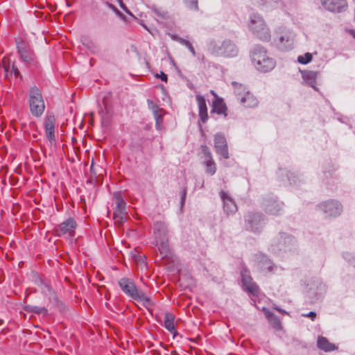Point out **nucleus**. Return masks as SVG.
Listing matches in <instances>:
<instances>
[{
    "label": "nucleus",
    "instance_id": "f257e3e1",
    "mask_svg": "<svg viewBox=\"0 0 355 355\" xmlns=\"http://www.w3.org/2000/svg\"><path fill=\"white\" fill-rule=\"evenodd\" d=\"M297 247V240L292 234L280 231L272 238L268 250L279 257L294 252Z\"/></svg>",
    "mask_w": 355,
    "mask_h": 355
},
{
    "label": "nucleus",
    "instance_id": "f03ea898",
    "mask_svg": "<svg viewBox=\"0 0 355 355\" xmlns=\"http://www.w3.org/2000/svg\"><path fill=\"white\" fill-rule=\"evenodd\" d=\"M249 56L254 67L261 73H268L276 66L275 60L269 55L266 49L261 44H254L249 50Z\"/></svg>",
    "mask_w": 355,
    "mask_h": 355
},
{
    "label": "nucleus",
    "instance_id": "7ed1b4c3",
    "mask_svg": "<svg viewBox=\"0 0 355 355\" xmlns=\"http://www.w3.org/2000/svg\"><path fill=\"white\" fill-rule=\"evenodd\" d=\"M337 167L331 163H327L322 166V173L319 178L321 186L330 191H336L341 183L340 175L336 173Z\"/></svg>",
    "mask_w": 355,
    "mask_h": 355
},
{
    "label": "nucleus",
    "instance_id": "20e7f679",
    "mask_svg": "<svg viewBox=\"0 0 355 355\" xmlns=\"http://www.w3.org/2000/svg\"><path fill=\"white\" fill-rule=\"evenodd\" d=\"M28 104L31 114L35 118H40L45 110V103L39 87L33 85L28 91Z\"/></svg>",
    "mask_w": 355,
    "mask_h": 355
},
{
    "label": "nucleus",
    "instance_id": "39448f33",
    "mask_svg": "<svg viewBox=\"0 0 355 355\" xmlns=\"http://www.w3.org/2000/svg\"><path fill=\"white\" fill-rule=\"evenodd\" d=\"M153 236L158 250L163 257L170 253L168 245V228L164 222L157 221L153 224Z\"/></svg>",
    "mask_w": 355,
    "mask_h": 355
},
{
    "label": "nucleus",
    "instance_id": "423d86ee",
    "mask_svg": "<svg viewBox=\"0 0 355 355\" xmlns=\"http://www.w3.org/2000/svg\"><path fill=\"white\" fill-rule=\"evenodd\" d=\"M315 210L320 212L325 219H334L341 216L343 205L340 200L330 198L317 204Z\"/></svg>",
    "mask_w": 355,
    "mask_h": 355
},
{
    "label": "nucleus",
    "instance_id": "0eeeda50",
    "mask_svg": "<svg viewBox=\"0 0 355 355\" xmlns=\"http://www.w3.org/2000/svg\"><path fill=\"white\" fill-rule=\"evenodd\" d=\"M259 203L262 209L269 215L280 216L284 212V203L272 193L261 196Z\"/></svg>",
    "mask_w": 355,
    "mask_h": 355
},
{
    "label": "nucleus",
    "instance_id": "6e6552de",
    "mask_svg": "<svg viewBox=\"0 0 355 355\" xmlns=\"http://www.w3.org/2000/svg\"><path fill=\"white\" fill-rule=\"evenodd\" d=\"M248 26L253 35L260 40L268 42L270 40L269 28L260 15L256 13L252 14L250 16Z\"/></svg>",
    "mask_w": 355,
    "mask_h": 355
},
{
    "label": "nucleus",
    "instance_id": "1a4fd4ad",
    "mask_svg": "<svg viewBox=\"0 0 355 355\" xmlns=\"http://www.w3.org/2000/svg\"><path fill=\"white\" fill-rule=\"evenodd\" d=\"M208 50L214 55L225 57H234L239 51L236 46L229 40L223 42L211 41L208 45Z\"/></svg>",
    "mask_w": 355,
    "mask_h": 355
},
{
    "label": "nucleus",
    "instance_id": "9d476101",
    "mask_svg": "<svg viewBox=\"0 0 355 355\" xmlns=\"http://www.w3.org/2000/svg\"><path fill=\"white\" fill-rule=\"evenodd\" d=\"M277 178L284 187H300L306 182V178L303 174L287 168H279Z\"/></svg>",
    "mask_w": 355,
    "mask_h": 355
},
{
    "label": "nucleus",
    "instance_id": "9b49d317",
    "mask_svg": "<svg viewBox=\"0 0 355 355\" xmlns=\"http://www.w3.org/2000/svg\"><path fill=\"white\" fill-rule=\"evenodd\" d=\"M250 262L265 273L274 274L277 272L278 269L277 266L266 254L261 252L253 254L250 258Z\"/></svg>",
    "mask_w": 355,
    "mask_h": 355
},
{
    "label": "nucleus",
    "instance_id": "f8f14e48",
    "mask_svg": "<svg viewBox=\"0 0 355 355\" xmlns=\"http://www.w3.org/2000/svg\"><path fill=\"white\" fill-rule=\"evenodd\" d=\"M266 223V217L261 212H249L245 218V230L255 234L262 232Z\"/></svg>",
    "mask_w": 355,
    "mask_h": 355
},
{
    "label": "nucleus",
    "instance_id": "ddd939ff",
    "mask_svg": "<svg viewBox=\"0 0 355 355\" xmlns=\"http://www.w3.org/2000/svg\"><path fill=\"white\" fill-rule=\"evenodd\" d=\"M326 291V284L320 279H315L308 284L306 296L311 302L314 303L322 298Z\"/></svg>",
    "mask_w": 355,
    "mask_h": 355
},
{
    "label": "nucleus",
    "instance_id": "4468645a",
    "mask_svg": "<svg viewBox=\"0 0 355 355\" xmlns=\"http://www.w3.org/2000/svg\"><path fill=\"white\" fill-rule=\"evenodd\" d=\"M247 270L245 269V272ZM245 293H248L251 299L252 304L255 306H258L256 304L257 302H260L261 300L265 298V295L260 289L258 284L253 281L252 278L250 275L245 274Z\"/></svg>",
    "mask_w": 355,
    "mask_h": 355
},
{
    "label": "nucleus",
    "instance_id": "2eb2a0df",
    "mask_svg": "<svg viewBox=\"0 0 355 355\" xmlns=\"http://www.w3.org/2000/svg\"><path fill=\"white\" fill-rule=\"evenodd\" d=\"M17 53L21 60L26 65L33 64L35 61V55L30 46L21 37L15 39Z\"/></svg>",
    "mask_w": 355,
    "mask_h": 355
},
{
    "label": "nucleus",
    "instance_id": "dca6fc26",
    "mask_svg": "<svg viewBox=\"0 0 355 355\" xmlns=\"http://www.w3.org/2000/svg\"><path fill=\"white\" fill-rule=\"evenodd\" d=\"M77 227L78 224L76 220L69 217L61 223L55 228V231L58 236H67L69 238H72L75 236Z\"/></svg>",
    "mask_w": 355,
    "mask_h": 355
},
{
    "label": "nucleus",
    "instance_id": "f3484780",
    "mask_svg": "<svg viewBox=\"0 0 355 355\" xmlns=\"http://www.w3.org/2000/svg\"><path fill=\"white\" fill-rule=\"evenodd\" d=\"M116 200V207L113 214V218L116 223L122 224L126 219V203L120 193L114 194Z\"/></svg>",
    "mask_w": 355,
    "mask_h": 355
},
{
    "label": "nucleus",
    "instance_id": "a211bd4d",
    "mask_svg": "<svg viewBox=\"0 0 355 355\" xmlns=\"http://www.w3.org/2000/svg\"><path fill=\"white\" fill-rule=\"evenodd\" d=\"M119 286L121 291L129 297L135 300L141 289L137 288L132 279L128 277H123L119 281Z\"/></svg>",
    "mask_w": 355,
    "mask_h": 355
},
{
    "label": "nucleus",
    "instance_id": "6ab92c4d",
    "mask_svg": "<svg viewBox=\"0 0 355 355\" xmlns=\"http://www.w3.org/2000/svg\"><path fill=\"white\" fill-rule=\"evenodd\" d=\"M214 148L216 153L220 159H227L230 157L227 142L225 137L221 133H217L214 136Z\"/></svg>",
    "mask_w": 355,
    "mask_h": 355
},
{
    "label": "nucleus",
    "instance_id": "aec40b11",
    "mask_svg": "<svg viewBox=\"0 0 355 355\" xmlns=\"http://www.w3.org/2000/svg\"><path fill=\"white\" fill-rule=\"evenodd\" d=\"M219 196L223 202L224 212L227 215H231L236 213L237 211V206L232 196L223 190H221L219 192Z\"/></svg>",
    "mask_w": 355,
    "mask_h": 355
},
{
    "label": "nucleus",
    "instance_id": "412c9836",
    "mask_svg": "<svg viewBox=\"0 0 355 355\" xmlns=\"http://www.w3.org/2000/svg\"><path fill=\"white\" fill-rule=\"evenodd\" d=\"M320 3L327 10L332 12H341L347 7L346 0H320Z\"/></svg>",
    "mask_w": 355,
    "mask_h": 355
},
{
    "label": "nucleus",
    "instance_id": "4be33fe9",
    "mask_svg": "<svg viewBox=\"0 0 355 355\" xmlns=\"http://www.w3.org/2000/svg\"><path fill=\"white\" fill-rule=\"evenodd\" d=\"M55 118L53 113H47L44 120V127L46 139L52 142L55 141Z\"/></svg>",
    "mask_w": 355,
    "mask_h": 355
},
{
    "label": "nucleus",
    "instance_id": "5701e85b",
    "mask_svg": "<svg viewBox=\"0 0 355 355\" xmlns=\"http://www.w3.org/2000/svg\"><path fill=\"white\" fill-rule=\"evenodd\" d=\"M278 49L282 51L291 50L293 45V37L291 33L284 32L275 40Z\"/></svg>",
    "mask_w": 355,
    "mask_h": 355
},
{
    "label": "nucleus",
    "instance_id": "b1692460",
    "mask_svg": "<svg viewBox=\"0 0 355 355\" xmlns=\"http://www.w3.org/2000/svg\"><path fill=\"white\" fill-rule=\"evenodd\" d=\"M301 74L303 81L306 85L312 87L315 91L319 92V88L317 87L316 82L317 78L319 75L318 71L305 70L301 71Z\"/></svg>",
    "mask_w": 355,
    "mask_h": 355
},
{
    "label": "nucleus",
    "instance_id": "393cba45",
    "mask_svg": "<svg viewBox=\"0 0 355 355\" xmlns=\"http://www.w3.org/2000/svg\"><path fill=\"white\" fill-rule=\"evenodd\" d=\"M227 107L223 99L217 96H215V98L212 103L211 112H215L219 115H223L224 117L225 118L227 115Z\"/></svg>",
    "mask_w": 355,
    "mask_h": 355
},
{
    "label": "nucleus",
    "instance_id": "a878e982",
    "mask_svg": "<svg viewBox=\"0 0 355 355\" xmlns=\"http://www.w3.org/2000/svg\"><path fill=\"white\" fill-rule=\"evenodd\" d=\"M196 98L198 106L200 119L202 123H205L208 119L205 98L201 95H196Z\"/></svg>",
    "mask_w": 355,
    "mask_h": 355
},
{
    "label": "nucleus",
    "instance_id": "bb28decb",
    "mask_svg": "<svg viewBox=\"0 0 355 355\" xmlns=\"http://www.w3.org/2000/svg\"><path fill=\"white\" fill-rule=\"evenodd\" d=\"M257 308L258 309H261V311L264 313L266 318L270 323V324L275 328V329H279L281 327V322L279 318L275 315L273 312L270 311L268 309L263 306L260 307L259 306H257Z\"/></svg>",
    "mask_w": 355,
    "mask_h": 355
},
{
    "label": "nucleus",
    "instance_id": "cd10ccee",
    "mask_svg": "<svg viewBox=\"0 0 355 355\" xmlns=\"http://www.w3.org/2000/svg\"><path fill=\"white\" fill-rule=\"evenodd\" d=\"M317 347L324 352H332L338 349L333 343H330L328 339L322 336H319L317 339Z\"/></svg>",
    "mask_w": 355,
    "mask_h": 355
},
{
    "label": "nucleus",
    "instance_id": "c85d7f7f",
    "mask_svg": "<svg viewBox=\"0 0 355 355\" xmlns=\"http://www.w3.org/2000/svg\"><path fill=\"white\" fill-rule=\"evenodd\" d=\"M135 300L141 302L143 306L145 307L149 312L151 311L150 307L155 305V302H153L151 298L148 297L142 290Z\"/></svg>",
    "mask_w": 355,
    "mask_h": 355
},
{
    "label": "nucleus",
    "instance_id": "c756f323",
    "mask_svg": "<svg viewBox=\"0 0 355 355\" xmlns=\"http://www.w3.org/2000/svg\"><path fill=\"white\" fill-rule=\"evenodd\" d=\"M24 310L28 313H33L37 315L46 316L48 314V309L44 306H38L27 304L24 306Z\"/></svg>",
    "mask_w": 355,
    "mask_h": 355
},
{
    "label": "nucleus",
    "instance_id": "7c9ffc66",
    "mask_svg": "<svg viewBox=\"0 0 355 355\" xmlns=\"http://www.w3.org/2000/svg\"><path fill=\"white\" fill-rule=\"evenodd\" d=\"M174 320H175V315L170 312H166L164 313V321L163 326L168 331H174V328H175Z\"/></svg>",
    "mask_w": 355,
    "mask_h": 355
},
{
    "label": "nucleus",
    "instance_id": "2f4dec72",
    "mask_svg": "<svg viewBox=\"0 0 355 355\" xmlns=\"http://www.w3.org/2000/svg\"><path fill=\"white\" fill-rule=\"evenodd\" d=\"M232 86L234 94L238 96V99L241 103H244V86L241 83L235 81L232 82Z\"/></svg>",
    "mask_w": 355,
    "mask_h": 355
},
{
    "label": "nucleus",
    "instance_id": "473e14b6",
    "mask_svg": "<svg viewBox=\"0 0 355 355\" xmlns=\"http://www.w3.org/2000/svg\"><path fill=\"white\" fill-rule=\"evenodd\" d=\"M171 38L173 40L179 42L180 44L186 46L189 50V51L191 53V54L193 56H196V51H195L194 48L193 47L191 43L189 40H185L182 37H180L176 35H171Z\"/></svg>",
    "mask_w": 355,
    "mask_h": 355
},
{
    "label": "nucleus",
    "instance_id": "72a5a7b5",
    "mask_svg": "<svg viewBox=\"0 0 355 355\" xmlns=\"http://www.w3.org/2000/svg\"><path fill=\"white\" fill-rule=\"evenodd\" d=\"M203 164L205 166V172L209 175H213L216 171V166L213 159H205Z\"/></svg>",
    "mask_w": 355,
    "mask_h": 355
},
{
    "label": "nucleus",
    "instance_id": "f704fd0d",
    "mask_svg": "<svg viewBox=\"0 0 355 355\" xmlns=\"http://www.w3.org/2000/svg\"><path fill=\"white\" fill-rule=\"evenodd\" d=\"M150 8L157 17L161 19H166L168 18V12L165 9L158 8L155 5L150 6Z\"/></svg>",
    "mask_w": 355,
    "mask_h": 355
},
{
    "label": "nucleus",
    "instance_id": "c9c22d12",
    "mask_svg": "<svg viewBox=\"0 0 355 355\" xmlns=\"http://www.w3.org/2000/svg\"><path fill=\"white\" fill-rule=\"evenodd\" d=\"M99 114L102 117L103 119H107L109 117V114L110 113V107L107 105L106 101L103 99L102 101V103L99 104Z\"/></svg>",
    "mask_w": 355,
    "mask_h": 355
},
{
    "label": "nucleus",
    "instance_id": "e433bc0d",
    "mask_svg": "<svg viewBox=\"0 0 355 355\" xmlns=\"http://www.w3.org/2000/svg\"><path fill=\"white\" fill-rule=\"evenodd\" d=\"M245 103L248 107H256L259 104V101L255 96L249 92H245Z\"/></svg>",
    "mask_w": 355,
    "mask_h": 355
},
{
    "label": "nucleus",
    "instance_id": "4c0bfd02",
    "mask_svg": "<svg viewBox=\"0 0 355 355\" xmlns=\"http://www.w3.org/2000/svg\"><path fill=\"white\" fill-rule=\"evenodd\" d=\"M82 44L92 53H94L96 46L94 42L88 37H83L81 40Z\"/></svg>",
    "mask_w": 355,
    "mask_h": 355
},
{
    "label": "nucleus",
    "instance_id": "58836bf2",
    "mask_svg": "<svg viewBox=\"0 0 355 355\" xmlns=\"http://www.w3.org/2000/svg\"><path fill=\"white\" fill-rule=\"evenodd\" d=\"M185 6L191 10L194 11H198L199 10L198 7V0H182Z\"/></svg>",
    "mask_w": 355,
    "mask_h": 355
},
{
    "label": "nucleus",
    "instance_id": "ea45409f",
    "mask_svg": "<svg viewBox=\"0 0 355 355\" xmlns=\"http://www.w3.org/2000/svg\"><path fill=\"white\" fill-rule=\"evenodd\" d=\"M343 258L351 266L355 267V254L352 252H345L342 254Z\"/></svg>",
    "mask_w": 355,
    "mask_h": 355
},
{
    "label": "nucleus",
    "instance_id": "a19ab883",
    "mask_svg": "<svg viewBox=\"0 0 355 355\" xmlns=\"http://www.w3.org/2000/svg\"><path fill=\"white\" fill-rule=\"evenodd\" d=\"M312 54L310 53H306L304 55H299L297 61L299 63L302 64H306L309 63L312 60Z\"/></svg>",
    "mask_w": 355,
    "mask_h": 355
},
{
    "label": "nucleus",
    "instance_id": "79ce46f5",
    "mask_svg": "<svg viewBox=\"0 0 355 355\" xmlns=\"http://www.w3.org/2000/svg\"><path fill=\"white\" fill-rule=\"evenodd\" d=\"M155 120V128L159 130L162 128L163 124V116L160 113L155 114L153 115Z\"/></svg>",
    "mask_w": 355,
    "mask_h": 355
},
{
    "label": "nucleus",
    "instance_id": "37998d69",
    "mask_svg": "<svg viewBox=\"0 0 355 355\" xmlns=\"http://www.w3.org/2000/svg\"><path fill=\"white\" fill-rule=\"evenodd\" d=\"M147 103L148 107L152 110L153 115L159 113V108L156 103H155L152 100L150 99L147 100Z\"/></svg>",
    "mask_w": 355,
    "mask_h": 355
},
{
    "label": "nucleus",
    "instance_id": "c03bdc74",
    "mask_svg": "<svg viewBox=\"0 0 355 355\" xmlns=\"http://www.w3.org/2000/svg\"><path fill=\"white\" fill-rule=\"evenodd\" d=\"M201 150H202V153H203V155L205 156V159H213L212 156H211V153L209 148L207 146L202 145L201 146Z\"/></svg>",
    "mask_w": 355,
    "mask_h": 355
},
{
    "label": "nucleus",
    "instance_id": "a18cd8bd",
    "mask_svg": "<svg viewBox=\"0 0 355 355\" xmlns=\"http://www.w3.org/2000/svg\"><path fill=\"white\" fill-rule=\"evenodd\" d=\"M335 114L337 116L336 119L340 121L342 123L347 124L348 123V118L347 116H345L342 115L340 113H335Z\"/></svg>",
    "mask_w": 355,
    "mask_h": 355
},
{
    "label": "nucleus",
    "instance_id": "49530a36",
    "mask_svg": "<svg viewBox=\"0 0 355 355\" xmlns=\"http://www.w3.org/2000/svg\"><path fill=\"white\" fill-rule=\"evenodd\" d=\"M239 284L243 290H244V267H241L240 270Z\"/></svg>",
    "mask_w": 355,
    "mask_h": 355
},
{
    "label": "nucleus",
    "instance_id": "de8ad7c7",
    "mask_svg": "<svg viewBox=\"0 0 355 355\" xmlns=\"http://www.w3.org/2000/svg\"><path fill=\"white\" fill-rule=\"evenodd\" d=\"M187 188L184 187L182 189V191H181V198H180V205H181V207H182L185 202V200H186V196H187Z\"/></svg>",
    "mask_w": 355,
    "mask_h": 355
},
{
    "label": "nucleus",
    "instance_id": "09e8293b",
    "mask_svg": "<svg viewBox=\"0 0 355 355\" xmlns=\"http://www.w3.org/2000/svg\"><path fill=\"white\" fill-rule=\"evenodd\" d=\"M302 316L309 318L312 321H314L316 318L317 314L315 311H310L307 313H302Z\"/></svg>",
    "mask_w": 355,
    "mask_h": 355
},
{
    "label": "nucleus",
    "instance_id": "8fccbe9b",
    "mask_svg": "<svg viewBox=\"0 0 355 355\" xmlns=\"http://www.w3.org/2000/svg\"><path fill=\"white\" fill-rule=\"evenodd\" d=\"M11 73H13L15 77H20L21 78L20 71L18 69V68L15 65V64H12Z\"/></svg>",
    "mask_w": 355,
    "mask_h": 355
},
{
    "label": "nucleus",
    "instance_id": "3c124183",
    "mask_svg": "<svg viewBox=\"0 0 355 355\" xmlns=\"http://www.w3.org/2000/svg\"><path fill=\"white\" fill-rule=\"evenodd\" d=\"M269 0H252V3L257 6H263L268 3Z\"/></svg>",
    "mask_w": 355,
    "mask_h": 355
},
{
    "label": "nucleus",
    "instance_id": "603ef678",
    "mask_svg": "<svg viewBox=\"0 0 355 355\" xmlns=\"http://www.w3.org/2000/svg\"><path fill=\"white\" fill-rule=\"evenodd\" d=\"M155 77L156 78H159L162 81L165 82V83H166L167 80H168L167 75L165 73H164L163 71H160L159 74L157 73L155 75Z\"/></svg>",
    "mask_w": 355,
    "mask_h": 355
},
{
    "label": "nucleus",
    "instance_id": "864d4df0",
    "mask_svg": "<svg viewBox=\"0 0 355 355\" xmlns=\"http://www.w3.org/2000/svg\"><path fill=\"white\" fill-rule=\"evenodd\" d=\"M203 187H204V180L203 179L196 180V183H195V189H196V188L202 189Z\"/></svg>",
    "mask_w": 355,
    "mask_h": 355
},
{
    "label": "nucleus",
    "instance_id": "5fc2aeb1",
    "mask_svg": "<svg viewBox=\"0 0 355 355\" xmlns=\"http://www.w3.org/2000/svg\"><path fill=\"white\" fill-rule=\"evenodd\" d=\"M106 6L110 8V9H112L113 11H114L116 13H119L120 12L119 11V10L112 3H110L108 2L106 3Z\"/></svg>",
    "mask_w": 355,
    "mask_h": 355
},
{
    "label": "nucleus",
    "instance_id": "6e6d98bb",
    "mask_svg": "<svg viewBox=\"0 0 355 355\" xmlns=\"http://www.w3.org/2000/svg\"><path fill=\"white\" fill-rule=\"evenodd\" d=\"M119 6H120V7H121L123 10H125V12H127L128 13H129V12H128V10H127L126 6H125V4L123 3V1L120 2Z\"/></svg>",
    "mask_w": 355,
    "mask_h": 355
},
{
    "label": "nucleus",
    "instance_id": "4d7b16f0",
    "mask_svg": "<svg viewBox=\"0 0 355 355\" xmlns=\"http://www.w3.org/2000/svg\"><path fill=\"white\" fill-rule=\"evenodd\" d=\"M119 6H120V7H121L123 10H125V12H127L128 13H129V12H128V10H127L126 6H125V4L123 3V1L120 2Z\"/></svg>",
    "mask_w": 355,
    "mask_h": 355
},
{
    "label": "nucleus",
    "instance_id": "13d9d810",
    "mask_svg": "<svg viewBox=\"0 0 355 355\" xmlns=\"http://www.w3.org/2000/svg\"><path fill=\"white\" fill-rule=\"evenodd\" d=\"M119 6H120V7H121L123 10H125V12H127L128 13H129V12H128V10H127L126 6H125V4L123 3V1L120 2Z\"/></svg>",
    "mask_w": 355,
    "mask_h": 355
},
{
    "label": "nucleus",
    "instance_id": "bf43d9fd",
    "mask_svg": "<svg viewBox=\"0 0 355 355\" xmlns=\"http://www.w3.org/2000/svg\"><path fill=\"white\" fill-rule=\"evenodd\" d=\"M173 334V338H175L176 336L179 335L178 332L174 328V331H170Z\"/></svg>",
    "mask_w": 355,
    "mask_h": 355
},
{
    "label": "nucleus",
    "instance_id": "052dcab7",
    "mask_svg": "<svg viewBox=\"0 0 355 355\" xmlns=\"http://www.w3.org/2000/svg\"><path fill=\"white\" fill-rule=\"evenodd\" d=\"M277 311L281 313H283V314H288V312H286L285 310L282 309H277Z\"/></svg>",
    "mask_w": 355,
    "mask_h": 355
},
{
    "label": "nucleus",
    "instance_id": "680f3d73",
    "mask_svg": "<svg viewBox=\"0 0 355 355\" xmlns=\"http://www.w3.org/2000/svg\"><path fill=\"white\" fill-rule=\"evenodd\" d=\"M274 1H275V2H276V3L278 4V6H279V7H283V6H284V3H283L282 2H279H279H278L277 1H276V0H274Z\"/></svg>",
    "mask_w": 355,
    "mask_h": 355
},
{
    "label": "nucleus",
    "instance_id": "e2e57ef3",
    "mask_svg": "<svg viewBox=\"0 0 355 355\" xmlns=\"http://www.w3.org/2000/svg\"><path fill=\"white\" fill-rule=\"evenodd\" d=\"M350 34L355 39V30H351L350 31Z\"/></svg>",
    "mask_w": 355,
    "mask_h": 355
},
{
    "label": "nucleus",
    "instance_id": "0e129e2a",
    "mask_svg": "<svg viewBox=\"0 0 355 355\" xmlns=\"http://www.w3.org/2000/svg\"><path fill=\"white\" fill-rule=\"evenodd\" d=\"M64 1L66 2V5L67 7L71 6V3H70L67 0H64Z\"/></svg>",
    "mask_w": 355,
    "mask_h": 355
},
{
    "label": "nucleus",
    "instance_id": "69168bd1",
    "mask_svg": "<svg viewBox=\"0 0 355 355\" xmlns=\"http://www.w3.org/2000/svg\"><path fill=\"white\" fill-rule=\"evenodd\" d=\"M243 345H244V340H242V341H241V346H243Z\"/></svg>",
    "mask_w": 355,
    "mask_h": 355
},
{
    "label": "nucleus",
    "instance_id": "338daca9",
    "mask_svg": "<svg viewBox=\"0 0 355 355\" xmlns=\"http://www.w3.org/2000/svg\"><path fill=\"white\" fill-rule=\"evenodd\" d=\"M273 309H275V310H277V309H280V308H279V307H278V306H273Z\"/></svg>",
    "mask_w": 355,
    "mask_h": 355
},
{
    "label": "nucleus",
    "instance_id": "774afa93",
    "mask_svg": "<svg viewBox=\"0 0 355 355\" xmlns=\"http://www.w3.org/2000/svg\"><path fill=\"white\" fill-rule=\"evenodd\" d=\"M118 3H120V2L123 1L122 0H117Z\"/></svg>",
    "mask_w": 355,
    "mask_h": 355
}]
</instances>
